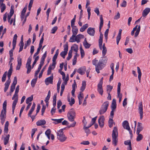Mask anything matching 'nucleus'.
<instances>
[{"label":"nucleus","mask_w":150,"mask_h":150,"mask_svg":"<svg viewBox=\"0 0 150 150\" xmlns=\"http://www.w3.org/2000/svg\"><path fill=\"white\" fill-rule=\"evenodd\" d=\"M58 28L57 27V26H54L53 28L51 30V33L52 34H54L55 33L56 31H57Z\"/></svg>","instance_id":"52"},{"label":"nucleus","mask_w":150,"mask_h":150,"mask_svg":"<svg viewBox=\"0 0 150 150\" xmlns=\"http://www.w3.org/2000/svg\"><path fill=\"white\" fill-rule=\"evenodd\" d=\"M120 14L118 12L116 15H115L114 17V19L115 20H117L119 19L120 18Z\"/></svg>","instance_id":"64"},{"label":"nucleus","mask_w":150,"mask_h":150,"mask_svg":"<svg viewBox=\"0 0 150 150\" xmlns=\"http://www.w3.org/2000/svg\"><path fill=\"white\" fill-rule=\"evenodd\" d=\"M117 93V96L119 98V102H120L121 101L122 98V94L120 93Z\"/></svg>","instance_id":"62"},{"label":"nucleus","mask_w":150,"mask_h":150,"mask_svg":"<svg viewBox=\"0 0 150 150\" xmlns=\"http://www.w3.org/2000/svg\"><path fill=\"white\" fill-rule=\"evenodd\" d=\"M7 75V71H6L3 75L2 78V81L3 82L5 81L6 80Z\"/></svg>","instance_id":"51"},{"label":"nucleus","mask_w":150,"mask_h":150,"mask_svg":"<svg viewBox=\"0 0 150 150\" xmlns=\"http://www.w3.org/2000/svg\"><path fill=\"white\" fill-rule=\"evenodd\" d=\"M17 82V79L16 76H15L14 78L13 81L12 83V85L15 86Z\"/></svg>","instance_id":"57"},{"label":"nucleus","mask_w":150,"mask_h":150,"mask_svg":"<svg viewBox=\"0 0 150 150\" xmlns=\"http://www.w3.org/2000/svg\"><path fill=\"white\" fill-rule=\"evenodd\" d=\"M109 106V102L106 101L104 102L102 105L100 110V112H105L108 109Z\"/></svg>","instance_id":"7"},{"label":"nucleus","mask_w":150,"mask_h":150,"mask_svg":"<svg viewBox=\"0 0 150 150\" xmlns=\"http://www.w3.org/2000/svg\"><path fill=\"white\" fill-rule=\"evenodd\" d=\"M86 70V68L85 67H83L79 68L77 72L78 73L81 75H83L85 73V72Z\"/></svg>","instance_id":"16"},{"label":"nucleus","mask_w":150,"mask_h":150,"mask_svg":"<svg viewBox=\"0 0 150 150\" xmlns=\"http://www.w3.org/2000/svg\"><path fill=\"white\" fill-rule=\"evenodd\" d=\"M18 64L16 67V70H19L20 69L22 65V59L20 56H19L17 58Z\"/></svg>","instance_id":"17"},{"label":"nucleus","mask_w":150,"mask_h":150,"mask_svg":"<svg viewBox=\"0 0 150 150\" xmlns=\"http://www.w3.org/2000/svg\"><path fill=\"white\" fill-rule=\"evenodd\" d=\"M79 49L80 51L81 57L82 58L85 55L84 51L83 49L81 46L80 47Z\"/></svg>","instance_id":"40"},{"label":"nucleus","mask_w":150,"mask_h":150,"mask_svg":"<svg viewBox=\"0 0 150 150\" xmlns=\"http://www.w3.org/2000/svg\"><path fill=\"white\" fill-rule=\"evenodd\" d=\"M122 126L124 128L127 130L129 131L130 135H132V131L130 129L129 124L127 121L125 120L123 122Z\"/></svg>","instance_id":"9"},{"label":"nucleus","mask_w":150,"mask_h":150,"mask_svg":"<svg viewBox=\"0 0 150 150\" xmlns=\"http://www.w3.org/2000/svg\"><path fill=\"white\" fill-rule=\"evenodd\" d=\"M83 43V46L86 49L89 48L91 46V45L88 43L87 42L86 38H85Z\"/></svg>","instance_id":"29"},{"label":"nucleus","mask_w":150,"mask_h":150,"mask_svg":"<svg viewBox=\"0 0 150 150\" xmlns=\"http://www.w3.org/2000/svg\"><path fill=\"white\" fill-rule=\"evenodd\" d=\"M139 112H143V105L142 102L139 103Z\"/></svg>","instance_id":"39"},{"label":"nucleus","mask_w":150,"mask_h":150,"mask_svg":"<svg viewBox=\"0 0 150 150\" xmlns=\"http://www.w3.org/2000/svg\"><path fill=\"white\" fill-rule=\"evenodd\" d=\"M37 79L36 78L33 79L31 82V85L33 87L35 86V84Z\"/></svg>","instance_id":"43"},{"label":"nucleus","mask_w":150,"mask_h":150,"mask_svg":"<svg viewBox=\"0 0 150 150\" xmlns=\"http://www.w3.org/2000/svg\"><path fill=\"white\" fill-rule=\"evenodd\" d=\"M122 31V29H120L119 30L118 34L116 37V42L117 45L118 44L121 38Z\"/></svg>","instance_id":"21"},{"label":"nucleus","mask_w":150,"mask_h":150,"mask_svg":"<svg viewBox=\"0 0 150 150\" xmlns=\"http://www.w3.org/2000/svg\"><path fill=\"white\" fill-rule=\"evenodd\" d=\"M32 113H28V116L31 117V119H32V121H33L34 119H35V116L37 115V113L34 115H32Z\"/></svg>","instance_id":"55"},{"label":"nucleus","mask_w":150,"mask_h":150,"mask_svg":"<svg viewBox=\"0 0 150 150\" xmlns=\"http://www.w3.org/2000/svg\"><path fill=\"white\" fill-rule=\"evenodd\" d=\"M57 139L61 142H64L67 139V137L64 134L62 129H60L57 133Z\"/></svg>","instance_id":"3"},{"label":"nucleus","mask_w":150,"mask_h":150,"mask_svg":"<svg viewBox=\"0 0 150 150\" xmlns=\"http://www.w3.org/2000/svg\"><path fill=\"white\" fill-rule=\"evenodd\" d=\"M64 118H62L59 119H54L53 118L51 119V120L55 122H53V123L55 124L59 123H61L62 121L64 120Z\"/></svg>","instance_id":"24"},{"label":"nucleus","mask_w":150,"mask_h":150,"mask_svg":"<svg viewBox=\"0 0 150 150\" xmlns=\"http://www.w3.org/2000/svg\"><path fill=\"white\" fill-rule=\"evenodd\" d=\"M51 96V92L50 90L48 91L47 95L45 99V101L46 103V105H43L41 109V112H44L46 108V106L48 107L49 104V100Z\"/></svg>","instance_id":"5"},{"label":"nucleus","mask_w":150,"mask_h":150,"mask_svg":"<svg viewBox=\"0 0 150 150\" xmlns=\"http://www.w3.org/2000/svg\"><path fill=\"white\" fill-rule=\"evenodd\" d=\"M137 134L138 135L137 137L136 140L138 142L140 141L143 138V136L142 134H140L139 133V134L138 133H137Z\"/></svg>","instance_id":"34"},{"label":"nucleus","mask_w":150,"mask_h":150,"mask_svg":"<svg viewBox=\"0 0 150 150\" xmlns=\"http://www.w3.org/2000/svg\"><path fill=\"white\" fill-rule=\"evenodd\" d=\"M78 97L79 99L82 100L83 98V94L80 92L79 94L78 95Z\"/></svg>","instance_id":"59"},{"label":"nucleus","mask_w":150,"mask_h":150,"mask_svg":"<svg viewBox=\"0 0 150 150\" xmlns=\"http://www.w3.org/2000/svg\"><path fill=\"white\" fill-rule=\"evenodd\" d=\"M33 96L31 95L30 97H29L26 99V103L28 104L30 102H31L33 100Z\"/></svg>","instance_id":"38"},{"label":"nucleus","mask_w":150,"mask_h":150,"mask_svg":"<svg viewBox=\"0 0 150 150\" xmlns=\"http://www.w3.org/2000/svg\"><path fill=\"white\" fill-rule=\"evenodd\" d=\"M17 38V36L16 34H15L13 37V39L12 42L13 45H16V40Z\"/></svg>","instance_id":"36"},{"label":"nucleus","mask_w":150,"mask_h":150,"mask_svg":"<svg viewBox=\"0 0 150 150\" xmlns=\"http://www.w3.org/2000/svg\"><path fill=\"white\" fill-rule=\"evenodd\" d=\"M150 12V8H146L143 11L142 13V16L144 17H146L147 15Z\"/></svg>","instance_id":"19"},{"label":"nucleus","mask_w":150,"mask_h":150,"mask_svg":"<svg viewBox=\"0 0 150 150\" xmlns=\"http://www.w3.org/2000/svg\"><path fill=\"white\" fill-rule=\"evenodd\" d=\"M114 113H110V116L108 121V125L110 128L112 127L113 125V121L112 120V118L114 116Z\"/></svg>","instance_id":"14"},{"label":"nucleus","mask_w":150,"mask_h":150,"mask_svg":"<svg viewBox=\"0 0 150 150\" xmlns=\"http://www.w3.org/2000/svg\"><path fill=\"white\" fill-rule=\"evenodd\" d=\"M27 5L23 9L21 12V14H22L23 15H25V12L26 11V10L27 8Z\"/></svg>","instance_id":"58"},{"label":"nucleus","mask_w":150,"mask_h":150,"mask_svg":"<svg viewBox=\"0 0 150 150\" xmlns=\"http://www.w3.org/2000/svg\"><path fill=\"white\" fill-rule=\"evenodd\" d=\"M13 6H11V8L10 11V14L11 16H13V14L14 13V11L13 9Z\"/></svg>","instance_id":"63"},{"label":"nucleus","mask_w":150,"mask_h":150,"mask_svg":"<svg viewBox=\"0 0 150 150\" xmlns=\"http://www.w3.org/2000/svg\"><path fill=\"white\" fill-rule=\"evenodd\" d=\"M67 116L68 119L69 121L73 122L74 120L75 117V113H68Z\"/></svg>","instance_id":"13"},{"label":"nucleus","mask_w":150,"mask_h":150,"mask_svg":"<svg viewBox=\"0 0 150 150\" xmlns=\"http://www.w3.org/2000/svg\"><path fill=\"white\" fill-rule=\"evenodd\" d=\"M68 101L69 102V104L71 106L72 105L75 103L74 99L72 98H71V101H70V99H68Z\"/></svg>","instance_id":"49"},{"label":"nucleus","mask_w":150,"mask_h":150,"mask_svg":"<svg viewBox=\"0 0 150 150\" xmlns=\"http://www.w3.org/2000/svg\"><path fill=\"white\" fill-rule=\"evenodd\" d=\"M76 35L72 34V36L70 38L69 42H75L76 41L75 40V39H74V38H75Z\"/></svg>","instance_id":"44"},{"label":"nucleus","mask_w":150,"mask_h":150,"mask_svg":"<svg viewBox=\"0 0 150 150\" xmlns=\"http://www.w3.org/2000/svg\"><path fill=\"white\" fill-rule=\"evenodd\" d=\"M74 50L75 52H77L78 50V46L76 44H74L71 47V50Z\"/></svg>","instance_id":"28"},{"label":"nucleus","mask_w":150,"mask_h":150,"mask_svg":"<svg viewBox=\"0 0 150 150\" xmlns=\"http://www.w3.org/2000/svg\"><path fill=\"white\" fill-rule=\"evenodd\" d=\"M72 56V51L70 50L68 53V55L67 58V60H69L71 58Z\"/></svg>","instance_id":"41"},{"label":"nucleus","mask_w":150,"mask_h":150,"mask_svg":"<svg viewBox=\"0 0 150 150\" xmlns=\"http://www.w3.org/2000/svg\"><path fill=\"white\" fill-rule=\"evenodd\" d=\"M11 82V80H8L6 81V82L5 84V88H4V92H6L7 90L9 85H10V83Z\"/></svg>","instance_id":"23"},{"label":"nucleus","mask_w":150,"mask_h":150,"mask_svg":"<svg viewBox=\"0 0 150 150\" xmlns=\"http://www.w3.org/2000/svg\"><path fill=\"white\" fill-rule=\"evenodd\" d=\"M26 68L27 69V73L28 74L30 72L32 68L30 64L26 63Z\"/></svg>","instance_id":"30"},{"label":"nucleus","mask_w":150,"mask_h":150,"mask_svg":"<svg viewBox=\"0 0 150 150\" xmlns=\"http://www.w3.org/2000/svg\"><path fill=\"white\" fill-rule=\"evenodd\" d=\"M53 76L52 75V76L46 79L45 80V83L47 85H48L49 83L52 84L53 83Z\"/></svg>","instance_id":"15"},{"label":"nucleus","mask_w":150,"mask_h":150,"mask_svg":"<svg viewBox=\"0 0 150 150\" xmlns=\"http://www.w3.org/2000/svg\"><path fill=\"white\" fill-rule=\"evenodd\" d=\"M31 42V40L30 38H29L28 40L27 41V43H25V44L24 48L25 49H26L28 46H29L30 45V43Z\"/></svg>","instance_id":"42"},{"label":"nucleus","mask_w":150,"mask_h":150,"mask_svg":"<svg viewBox=\"0 0 150 150\" xmlns=\"http://www.w3.org/2000/svg\"><path fill=\"white\" fill-rule=\"evenodd\" d=\"M35 107V104L33 103V105L29 112H32L34 110Z\"/></svg>","instance_id":"54"},{"label":"nucleus","mask_w":150,"mask_h":150,"mask_svg":"<svg viewBox=\"0 0 150 150\" xmlns=\"http://www.w3.org/2000/svg\"><path fill=\"white\" fill-rule=\"evenodd\" d=\"M7 105V101L5 100L3 104V109L2 110L1 112H6V108Z\"/></svg>","instance_id":"27"},{"label":"nucleus","mask_w":150,"mask_h":150,"mask_svg":"<svg viewBox=\"0 0 150 150\" xmlns=\"http://www.w3.org/2000/svg\"><path fill=\"white\" fill-rule=\"evenodd\" d=\"M103 78L102 77L98 85L97 90L99 93L101 95H102L103 91L102 88Z\"/></svg>","instance_id":"8"},{"label":"nucleus","mask_w":150,"mask_h":150,"mask_svg":"<svg viewBox=\"0 0 150 150\" xmlns=\"http://www.w3.org/2000/svg\"><path fill=\"white\" fill-rule=\"evenodd\" d=\"M100 23L99 28V31L100 32V35L99 38L98 40V45L100 49L102 50V56H105L107 53V49L105 46V44L104 43L102 46L103 44V35L101 32V29L103 26V21L102 17V15H101L100 17Z\"/></svg>","instance_id":"1"},{"label":"nucleus","mask_w":150,"mask_h":150,"mask_svg":"<svg viewBox=\"0 0 150 150\" xmlns=\"http://www.w3.org/2000/svg\"><path fill=\"white\" fill-rule=\"evenodd\" d=\"M73 35H76L78 33V30L76 26L71 27Z\"/></svg>","instance_id":"26"},{"label":"nucleus","mask_w":150,"mask_h":150,"mask_svg":"<svg viewBox=\"0 0 150 150\" xmlns=\"http://www.w3.org/2000/svg\"><path fill=\"white\" fill-rule=\"evenodd\" d=\"M117 127H115L112 131V143L115 146L117 145Z\"/></svg>","instance_id":"4"},{"label":"nucleus","mask_w":150,"mask_h":150,"mask_svg":"<svg viewBox=\"0 0 150 150\" xmlns=\"http://www.w3.org/2000/svg\"><path fill=\"white\" fill-rule=\"evenodd\" d=\"M1 9V12L2 13L6 8V6L4 4H1L0 6Z\"/></svg>","instance_id":"37"},{"label":"nucleus","mask_w":150,"mask_h":150,"mask_svg":"<svg viewBox=\"0 0 150 150\" xmlns=\"http://www.w3.org/2000/svg\"><path fill=\"white\" fill-rule=\"evenodd\" d=\"M84 38V36L81 34H79L76 36H75V40L77 43L80 42V40L81 38Z\"/></svg>","instance_id":"20"},{"label":"nucleus","mask_w":150,"mask_h":150,"mask_svg":"<svg viewBox=\"0 0 150 150\" xmlns=\"http://www.w3.org/2000/svg\"><path fill=\"white\" fill-rule=\"evenodd\" d=\"M66 105H63L62 107V109H59V112H64L65 111V109L66 108Z\"/></svg>","instance_id":"60"},{"label":"nucleus","mask_w":150,"mask_h":150,"mask_svg":"<svg viewBox=\"0 0 150 150\" xmlns=\"http://www.w3.org/2000/svg\"><path fill=\"white\" fill-rule=\"evenodd\" d=\"M88 25L86 24L83 25L80 29V31L81 32H83L88 27Z\"/></svg>","instance_id":"33"},{"label":"nucleus","mask_w":150,"mask_h":150,"mask_svg":"<svg viewBox=\"0 0 150 150\" xmlns=\"http://www.w3.org/2000/svg\"><path fill=\"white\" fill-rule=\"evenodd\" d=\"M34 1V0H30V3H29L28 6V10L30 11L31 10V8L32 7V5L33 3V2Z\"/></svg>","instance_id":"50"},{"label":"nucleus","mask_w":150,"mask_h":150,"mask_svg":"<svg viewBox=\"0 0 150 150\" xmlns=\"http://www.w3.org/2000/svg\"><path fill=\"white\" fill-rule=\"evenodd\" d=\"M105 118L104 116L100 117L98 119V123L100 127L102 128L104 125Z\"/></svg>","instance_id":"12"},{"label":"nucleus","mask_w":150,"mask_h":150,"mask_svg":"<svg viewBox=\"0 0 150 150\" xmlns=\"http://www.w3.org/2000/svg\"><path fill=\"white\" fill-rule=\"evenodd\" d=\"M67 53V52H66L64 51H62L60 54L61 56L64 59L65 57V56Z\"/></svg>","instance_id":"48"},{"label":"nucleus","mask_w":150,"mask_h":150,"mask_svg":"<svg viewBox=\"0 0 150 150\" xmlns=\"http://www.w3.org/2000/svg\"><path fill=\"white\" fill-rule=\"evenodd\" d=\"M143 129L142 124L141 123L138 122L137 128L136 131V133H140L141 131Z\"/></svg>","instance_id":"18"},{"label":"nucleus","mask_w":150,"mask_h":150,"mask_svg":"<svg viewBox=\"0 0 150 150\" xmlns=\"http://www.w3.org/2000/svg\"><path fill=\"white\" fill-rule=\"evenodd\" d=\"M64 51L67 52L68 49V42H66L64 45Z\"/></svg>","instance_id":"47"},{"label":"nucleus","mask_w":150,"mask_h":150,"mask_svg":"<svg viewBox=\"0 0 150 150\" xmlns=\"http://www.w3.org/2000/svg\"><path fill=\"white\" fill-rule=\"evenodd\" d=\"M95 32L94 28L89 27L87 29V33L91 36H93L94 35Z\"/></svg>","instance_id":"11"},{"label":"nucleus","mask_w":150,"mask_h":150,"mask_svg":"<svg viewBox=\"0 0 150 150\" xmlns=\"http://www.w3.org/2000/svg\"><path fill=\"white\" fill-rule=\"evenodd\" d=\"M0 117L1 120V123L2 124H3L5 121L6 118V113H1L0 115Z\"/></svg>","instance_id":"22"},{"label":"nucleus","mask_w":150,"mask_h":150,"mask_svg":"<svg viewBox=\"0 0 150 150\" xmlns=\"http://www.w3.org/2000/svg\"><path fill=\"white\" fill-rule=\"evenodd\" d=\"M137 72L138 73V79L139 81V83L140 82L141 78L142 75V73L139 67H137Z\"/></svg>","instance_id":"32"},{"label":"nucleus","mask_w":150,"mask_h":150,"mask_svg":"<svg viewBox=\"0 0 150 150\" xmlns=\"http://www.w3.org/2000/svg\"><path fill=\"white\" fill-rule=\"evenodd\" d=\"M140 26H138V27L137 28V29L136 30V32L135 33V34L134 35V37H137V36L138 35L139 33L140 30Z\"/></svg>","instance_id":"46"},{"label":"nucleus","mask_w":150,"mask_h":150,"mask_svg":"<svg viewBox=\"0 0 150 150\" xmlns=\"http://www.w3.org/2000/svg\"><path fill=\"white\" fill-rule=\"evenodd\" d=\"M46 121L44 120H41L38 121L36 123L37 125L38 126L43 125L46 123Z\"/></svg>","instance_id":"25"},{"label":"nucleus","mask_w":150,"mask_h":150,"mask_svg":"<svg viewBox=\"0 0 150 150\" xmlns=\"http://www.w3.org/2000/svg\"><path fill=\"white\" fill-rule=\"evenodd\" d=\"M10 135L8 134L4 138V145H6L8 142Z\"/></svg>","instance_id":"35"},{"label":"nucleus","mask_w":150,"mask_h":150,"mask_svg":"<svg viewBox=\"0 0 150 150\" xmlns=\"http://www.w3.org/2000/svg\"><path fill=\"white\" fill-rule=\"evenodd\" d=\"M12 71L11 70H9L8 72L7 77L8 79V80H10V78L12 74Z\"/></svg>","instance_id":"61"},{"label":"nucleus","mask_w":150,"mask_h":150,"mask_svg":"<svg viewBox=\"0 0 150 150\" xmlns=\"http://www.w3.org/2000/svg\"><path fill=\"white\" fill-rule=\"evenodd\" d=\"M18 94L15 93L13 95V96L12 98V100H14L12 103V112H14V110L16 107V106L18 102Z\"/></svg>","instance_id":"6"},{"label":"nucleus","mask_w":150,"mask_h":150,"mask_svg":"<svg viewBox=\"0 0 150 150\" xmlns=\"http://www.w3.org/2000/svg\"><path fill=\"white\" fill-rule=\"evenodd\" d=\"M116 100L114 98L112 100L111 105L112 110L110 112H114L115 111V110L116 108Z\"/></svg>","instance_id":"10"},{"label":"nucleus","mask_w":150,"mask_h":150,"mask_svg":"<svg viewBox=\"0 0 150 150\" xmlns=\"http://www.w3.org/2000/svg\"><path fill=\"white\" fill-rule=\"evenodd\" d=\"M92 64L93 65L95 66L96 71L98 73H99L100 72V70L102 69L105 66V63L99 60L98 62V60L96 59L92 61Z\"/></svg>","instance_id":"2"},{"label":"nucleus","mask_w":150,"mask_h":150,"mask_svg":"<svg viewBox=\"0 0 150 150\" xmlns=\"http://www.w3.org/2000/svg\"><path fill=\"white\" fill-rule=\"evenodd\" d=\"M102 57L101 59H100L99 61L102 62H103L106 64L108 58L106 56H102Z\"/></svg>","instance_id":"31"},{"label":"nucleus","mask_w":150,"mask_h":150,"mask_svg":"<svg viewBox=\"0 0 150 150\" xmlns=\"http://www.w3.org/2000/svg\"><path fill=\"white\" fill-rule=\"evenodd\" d=\"M107 93H110L113 88L112 86L108 85L107 86Z\"/></svg>","instance_id":"45"},{"label":"nucleus","mask_w":150,"mask_h":150,"mask_svg":"<svg viewBox=\"0 0 150 150\" xmlns=\"http://www.w3.org/2000/svg\"><path fill=\"white\" fill-rule=\"evenodd\" d=\"M124 144L125 145H129V147L132 146L130 140H127L124 142Z\"/></svg>","instance_id":"53"},{"label":"nucleus","mask_w":150,"mask_h":150,"mask_svg":"<svg viewBox=\"0 0 150 150\" xmlns=\"http://www.w3.org/2000/svg\"><path fill=\"white\" fill-rule=\"evenodd\" d=\"M46 65L42 69V70H41V71L40 72V73L39 74V78H40L42 76V73H43V72L44 71V70L45 69H46Z\"/></svg>","instance_id":"56"}]
</instances>
